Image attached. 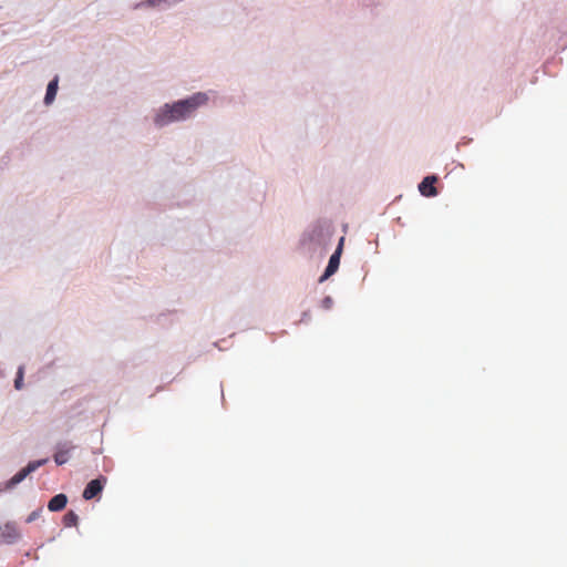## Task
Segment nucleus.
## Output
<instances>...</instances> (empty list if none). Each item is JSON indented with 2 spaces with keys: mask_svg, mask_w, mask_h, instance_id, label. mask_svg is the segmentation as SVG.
<instances>
[{
  "mask_svg": "<svg viewBox=\"0 0 567 567\" xmlns=\"http://www.w3.org/2000/svg\"><path fill=\"white\" fill-rule=\"evenodd\" d=\"M437 182V177L434 175L426 176L419 185V190L423 196L432 197L437 195V190L434 184Z\"/></svg>",
  "mask_w": 567,
  "mask_h": 567,
  "instance_id": "5",
  "label": "nucleus"
},
{
  "mask_svg": "<svg viewBox=\"0 0 567 567\" xmlns=\"http://www.w3.org/2000/svg\"><path fill=\"white\" fill-rule=\"evenodd\" d=\"M40 512H41V509L33 511V512H32V513L27 517L25 522H27V523H31V522L35 520V519L39 517Z\"/></svg>",
  "mask_w": 567,
  "mask_h": 567,
  "instance_id": "12",
  "label": "nucleus"
},
{
  "mask_svg": "<svg viewBox=\"0 0 567 567\" xmlns=\"http://www.w3.org/2000/svg\"><path fill=\"white\" fill-rule=\"evenodd\" d=\"M154 3H155V1H153V0H148V1H146V2L140 3L137 7H143V6H145V4H147V6H153Z\"/></svg>",
  "mask_w": 567,
  "mask_h": 567,
  "instance_id": "14",
  "label": "nucleus"
},
{
  "mask_svg": "<svg viewBox=\"0 0 567 567\" xmlns=\"http://www.w3.org/2000/svg\"><path fill=\"white\" fill-rule=\"evenodd\" d=\"M68 503V497L65 494H58L53 496L48 503V509L50 512H59L62 511Z\"/></svg>",
  "mask_w": 567,
  "mask_h": 567,
  "instance_id": "8",
  "label": "nucleus"
},
{
  "mask_svg": "<svg viewBox=\"0 0 567 567\" xmlns=\"http://www.w3.org/2000/svg\"><path fill=\"white\" fill-rule=\"evenodd\" d=\"M58 83H59V79H58V76H55L48 84L47 93H45V96H44V103L47 105H50L54 101L56 92H58Z\"/></svg>",
  "mask_w": 567,
  "mask_h": 567,
  "instance_id": "9",
  "label": "nucleus"
},
{
  "mask_svg": "<svg viewBox=\"0 0 567 567\" xmlns=\"http://www.w3.org/2000/svg\"><path fill=\"white\" fill-rule=\"evenodd\" d=\"M22 381H23V368H19L17 378L14 380V388L17 390H20L22 388Z\"/></svg>",
  "mask_w": 567,
  "mask_h": 567,
  "instance_id": "11",
  "label": "nucleus"
},
{
  "mask_svg": "<svg viewBox=\"0 0 567 567\" xmlns=\"http://www.w3.org/2000/svg\"><path fill=\"white\" fill-rule=\"evenodd\" d=\"M105 484L106 477L104 476L92 480L83 491V498L86 501L94 498L103 491Z\"/></svg>",
  "mask_w": 567,
  "mask_h": 567,
  "instance_id": "4",
  "label": "nucleus"
},
{
  "mask_svg": "<svg viewBox=\"0 0 567 567\" xmlns=\"http://www.w3.org/2000/svg\"><path fill=\"white\" fill-rule=\"evenodd\" d=\"M1 530V537L6 543H13L20 537V533L14 523H7Z\"/></svg>",
  "mask_w": 567,
  "mask_h": 567,
  "instance_id": "6",
  "label": "nucleus"
},
{
  "mask_svg": "<svg viewBox=\"0 0 567 567\" xmlns=\"http://www.w3.org/2000/svg\"><path fill=\"white\" fill-rule=\"evenodd\" d=\"M322 306H323V308L329 309L332 306V298L331 297H326L322 300Z\"/></svg>",
  "mask_w": 567,
  "mask_h": 567,
  "instance_id": "13",
  "label": "nucleus"
},
{
  "mask_svg": "<svg viewBox=\"0 0 567 567\" xmlns=\"http://www.w3.org/2000/svg\"><path fill=\"white\" fill-rule=\"evenodd\" d=\"M342 244H343V238L340 239L337 250L330 257L328 266H327L323 275L320 277L319 282H323L324 280H327L330 276H332L338 270L339 265H340V255H341V250H342Z\"/></svg>",
  "mask_w": 567,
  "mask_h": 567,
  "instance_id": "3",
  "label": "nucleus"
},
{
  "mask_svg": "<svg viewBox=\"0 0 567 567\" xmlns=\"http://www.w3.org/2000/svg\"><path fill=\"white\" fill-rule=\"evenodd\" d=\"M73 446L70 444H62L58 446V450L54 454V461L58 465H63L69 461V454L72 451Z\"/></svg>",
  "mask_w": 567,
  "mask_h": 567,
  "instance_id": "7",
  "label": "nucleus"
},
{
  "mask_svg": "<svg viewBox=\"0 0 567 567\" xmlns=\"http://www.w3.org/2000/svg\"><path fill=\"white\" fill-rule=\"evenodd\" d=\"M79 522L78 515L70 511L63 516V524L65 527H73L76 526Z\"/></svg>",
  "mask_w": 567,
  "mask_h": 567,
  "instance_id": "10",
  "label": "nucleus"
},
{
  "mask_svg": "<svg viewBox=\"0 0 567 567\" xmlns=\"http://www.w3.org/2000/svg\"><path fill=\"white\" fill-rule=\"evenodd\" d=\"M207 101V94L198 92L172 105L165 104L155 116L154 122L157 126H164L174 121L185 120L190 116L197 107L206 104Z\"/></svg>",
  "mask_w": 567,
  "mask_h": 567,
  "instance_id": "1",
  "label": "nucleus"
},
{
  "mask_svg": "<svg viewBox=\"0 0 567 567\" xmlns=\"http://www.w3.org/2000/svg\"><path fill=\"white\" fill-rule=\"evenodd\" d=\"M48 462L47 458L32 461L21 471H19L9 481V486H14L22 482L30 473L38 470L40 466L44 465Z\"/></svg>",
  "mask_w": 567,
  "mask_h": 567,
  "instance_id": "2",
  "label": "nucleus"
}]
</instances>
